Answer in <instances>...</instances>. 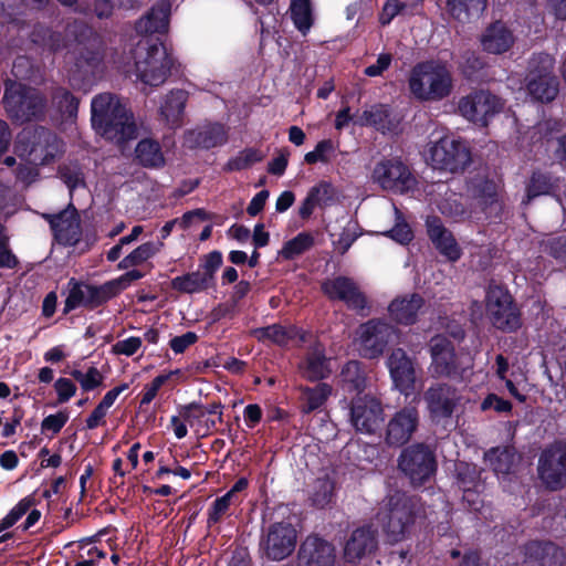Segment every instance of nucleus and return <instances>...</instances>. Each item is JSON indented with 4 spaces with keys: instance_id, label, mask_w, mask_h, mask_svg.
I'll return each instance as SVG.
<instances>
[{
    "instance_id": "nucleus-1",
    "label": "nucleus",
    "mask_w": 566,
    "mask_h": 566,
    "mask_svg": "<svg viewBox=\"0 0 566 566\" xmlns=\"http://www.w3.org/2000/svg\"><path fill=\"white\" fill-rule=\"evenodd\" d=\"M92 125L106 139L117 144L136 137V125L132 113L118 96L102 93L91 103Z\"/></svg>"
},
{
    "instance_id": "nucleus-2",
    "label": "nucleus",
    "mask_w": 566,
    "mask_h": 566,
    "mask_svg": "<svg viewBox=\"0 0 566 566\" xmlns=\"http://www.w3.org/2000/svg\"><path fill=\"white\" fill-rule=\"evenodd\" d=\"M408 88L417 101L440 102L449 97L453 91L452 73L442 62H420L409 72Z\"/></svg>"
},
{
    "instance_id": "nucleus-3",
    "label": "nucleus",
    "mask_w": 566,
    "mask_h": 566,
    "mask_svg": "<svg viewBox=\"0 0 566 566\" xmlns=\"http://www.w3.org/2000/svg\"><path fill=\"white\" fill-rule=\"evenodd\" d=\"M135 72L146 85L159 86L167 80L175 60L158 40L144 38L134 50Z\"/></svg>"
},
{
    "instance_id": "nucleus-4",
    "label": "nucleus",
    "mask_w": 566,
    "mask_h": 566,
    "mask_svg": "<svg viewBox=\"0 0 566 566\" xmlns=\"http://www.w3.org/2000/svg\"><path fill=\"white\" fill-rule=\"evenodd\" d=\"M417 507V500L401 491H394L384 499L377 518L389 542L397 543L407 536Z\"/></svg>"
},
{
    "instance_id": "nucleus-5",
    "label": "nucleus",
    "mask_w": 566,
    "mask_h": 566,
    "mask_svg": "<svg viewBox=\"0 0 566 566\" xmlns=\"http://www.w3.org/2000/svg\"><path fill=\"white\" fill-rule=\"evenodd\" d=\"M15 149L28 164L38 166L48 164L60 155L62 144L53 133L38 127L20 133Z\"/></svg>"
},
{
    "instance_id": "nucleus-6",
    "label": "nucleus",
    "mask_w": 566,
    "mask_h": 566,
    "mask_svg": "<svg viewBox=\"0 0 566 566\" xmlns=\"http://www.w3.org/2000/svg\"><path fill=\"white\" fill-rule=\"evenodd\" d=\"M424 158L433 169L458 174L471 163V153L467 144L452 136H443L428 145Z\"/></svg>"
},
{
    "instance_id": "nucleus-7",
    "label": "nucleus",
    "mask_w": 566,
    "mask_h": 566,
    "mask_svg": "<svg viewBox=\"0 0 566 566\" xmlns=\"http://www.w3.org/2000/svg\"><path fill=\"white\" fill-rule=\"evenodd\" d=\"M3 104L8 115L20 123L38 118L44 109V99L38 91L15 82L7 83Z\"/></svg>"
},
{
    "instance_id": "nucleus-8",
    "label": "nucleus",
    "mask_w": 566,
    "mask_h": 566,
    "mask_svg": "<svg viewBox=\"0 0 566 566\" xmlns=\"http://www.w3.org/2000/svg\"><path fill=\"white\" fill-rule=\"evenodd\" d=\"M555 61L547 53L534 55L528 64L527 91L537 101L549 102L558 92V81L554 75Z\"/></svg>"
},
{
    "instance_id": "nucleus-9",
    "label": "nucleus",
    "mask_w": 566,
    "mask_h": 566,
    "mask_svg": "<svg viewBox=\"0 0 566 566\" xmlns=\"http://www.w3.org/2000/svg\"><path fill=\"white\" fill-rule=\"evenodd\" d=\"M431 364L428 368L434 378H461L465 377L469 365L462 357L454 353L452 342L444 336H436L430 342Z\"/></svg>"
},
{
    "instance_id": "nucleus-10",
    "label": "nucleus",
    "mask_w": 566,
    "mask_h": 566,
    "mask_svg": "<svg viewBox=\"0 0 566 566\" xmlns=\"http://www.w3.org/2000/svg\"><path fill=\"white\" fill-rule=\"evenodd\" d=\"M397 329L382 319H370L356 331L354 344L363 357L378 358L396 335Z\"/></svg>"
},
{
    "instance_id": "nucleus-11",
    "label": "nucleus",
    "mask_w": 566,
    "mask_h": 566,
    "mask_svg": "<svg viewBox=\"0 0 566 566\" xmlns=\"http://www.w3.org/2000/svg\"><path fill=\"white\" fill-rule=\"evenodd\" d=\"M485 303L486 315L494 327L507 332L520 327V312L506 290L501 286H490Z\"/></svg>"
},
{
    "instance_id": "nucleus-12",
    "label": "nucleus",
    "mask_w": 566,
    "mask_h": 566,
    "mask_svg": "<svg viewBox=\"0 0 566 566\" xmlns=\"http://www.w3.org/2000/svg\"><path fill=\"white\" fill-rule=\"evenodd\" d=\"M371 179L381 189L397 193H406L416 186L409 168L396 158L379 161L373 170Z\"/></svg>"
},
{
    "instance_id": "nucleus-13",
    "label": "nucleus",
    "mask_w": 566,
    "mask_h": 566,
    "mask_svg": "<svg viewBox=\"0 0 566 566\" xmlns=\"http://www.w3.org/2000/svg\"><path fill=\"white\" fill-rule=\"evenodd\" d=\"M399 468L413 485H421L433 475L436 460L428 447L413 444L402 451Z\"/></svg>"
},
{
    "instance_id": "nucleus-14",
    "label": "nucleus",
    "mask_w": 566,
    "mask_h": 566,
    "mask_svg": "<svg viewBox=\"0 0 566 566\" xmlns=\"http://www.w3.org/2000/svg\"><path fill=\"white\" fill-rule=\"evenodd\" d=\"M503 102L489 92H476L460 99L459 112L468 120L485 126L491 117L500 113Z\"/></svg>"
},
{
    "instance_id": "nucleus-15",
    "label": "nucleus",
    "mask_w": 566,
    "mask_h": 566,
    "mask_svg": "<svg viewBox=\"0 0 566 566\" xmlns=\"http://www.w3.org/2000/svg\"><path fill=\"white\" fill-rule=\"evenodd\" d=\"M430 418L433 421L449 419L461 401L459 390L448 384H434L423 395Z\"/></svg>"
},
{
    "instance_id": "nucleus-16",
    "label": "nucleus",
    "mask_w": 566,
    "mask_h": 566,
    "mask_svg": "<svg viewBox=\"0 0 566 566\" xmlns=\"http://www.w3.org/2000/svg\"><path fill=\"white\" fill-rule=\"evenodd\" d=\"M538 475L551 490H557L566 481V447L552 446L543 451L538 460Z\"/></svg>"
},
{
    "instance_id": "nucleus-17",
    "label": "nucleus",
    "mask_w": 566,
    "mask_h": 566,
    "mask_svg": "<svg viewBox=\"0 0 566 566\" xmlns=\"http://www.w3.org/2000/svg\"><path fill=\"white\" fill-rule=\"evenodd\" d=\"M322 290L328 298L342 301L357 312L369 308L366 295L350 277L337 276L326 280L322 284Z\"/></svg>"
},
{
    "instance_id": "nucleus-18",
    "label": "nucleus",
    "mask_w": 566,
    "mask_h": 566,
    "mask_svg": "<svg viewBox=\"0 0 566 566\" xmlns=\"http://www.w3.org/2000/svg\"><path fill=\"white\" fill-rule=\"evenodd\" d=\"M296 541V530L290 523H275L270 526L262 548L270 559L282 560L292 554Z\"/></svg>"
},
{
    "instance_id": "nucleus-19",
    "label": "nucleus",
    "mask_w": 566,
    "mask_h": 566,
    "mask_svg": "<svg viewBox=\"0 0 566 566\" xmlns=\"http://www.w3.org/2000/svg\"><path fill=\"white\" fill-rule=\"evenodd\" d=\"M386 365L395 388L406 397L411 395L416 384L413 360L402 348H395L389 354Z\"/></svg>"
},
{
    "instance_id": "nucleus-20",
    "label": "nucleus",
    "mask_w": 566,
    "mask_h": 566,
    "mask_svg": "<svg viewBox=\"0 0 566 566\" xmlns=\"http://www.w3.org/2000/svg\"><path fill=\"white\" fill-rule=\"evenodd\" d=\"M55 240L63 245H75L82 235L81 219L76 209L69 206L56 214H44Z\"/></svg>"
},
{
    "instance_id": "nucleus-21",
    "label": "nucleus",
    "mask_w": 566,
    "mask_h": 566,
    "mask_svg": "<svg viewBox=\"0 0 566 566\" xmlns=\"http://www.w3.org/2000/svg\"><path fill=\"white\" fill-rule=\"evenodd\" d=\"M513 564H531L534 566H563L564 553L552 543L533 542L515 551Z\"/></svg>"
},
{
    "instance_id": "nucleus-22",
    "label": "nucleus",
    "mask_w": 566,
    "mask_h": 566,
    "mask_svg": "<svg viewBox=\"0 0 566 566\" xmlns=\"http://www.w3.org/2000/svg\"><path fill=\"white\" fill-rule=\"evenodd\" d=\"M69 295L65 300L64 311L70 312L80 306L94 307L112 297V284L93 286L77 283L73 280L69 283Z\"/></svg>"
},
{
    "instance_id": "nucleus-23",
    "label": "nucleus",
    "mask_w": 566,
    "mask_h": 566,
    "mask_svg": "<svg viewBox=\"0 0 566 566\" xmlns=\"http://www.w3.org/2000/svg\"><path fill=\"white\" fill-rule=\"evenodd\" d=\"M352 422L356 430L370 433L382 422V407L373 396L365 395L354 400Z\"/></svg>"
},
{
    "instance_id": "nucleus-24",
    "label": "nucleus",
    "mask_w": 566,
    "mask_h": 566,
    "mask_svg": "<svg viewBox=\"0 0 566 566\" xmlns=\"http://www.w3.org/2000/svg\"><path fill=\"white\" fill-rule=\"evenodd\" d=\"M336 551L327 541L308 536L297 554V566H335Z\"/></svg>"
},
{
    "instance_id": "nucleus-25",
    "label": "nucleus",
    "mask_w": 566,
    "mask_h": 566,
    "mask_svg": "<svg viewBox=\"0 0 566 566\" xmlns=\"http://www.w3.org/2000/svg\"><path fill=\"white\" fill-rule=\"evenodd\" d=\"M419 423L415 406H408L395 413L387 426L386 440L389 444L401 446L409 441Z\"/></svg>"
},
{
    "instance_id": "nucleus-26",
    "label": "nucleus",
    "mask_w": 566,
    "mask_h": 566,
    "mask_svg": "<svg viewBox=\"0 0 566 566\" xmlns=\"http://www.w3.org/2000/svg\"><path fill=\"white\" fill-rule=\"evenodd\" d=\"M427 232L436 249L449 261L455 262L461 258V248L439 218L429 217L427 219Z\"/></svg>"
},
{
    "instance_id": "nucleus-27",
    "label": "nucleus",
    "mask_w": 566,
    "mask_h": 566,
    "mask_svg": "<svg viewBox=\"0 0 566 566\" xmlns=\"http://www.w3.org/2000/svg\"><path fill=\"white\" fill-rule=\"evenodd\" d=\"M424 306V300L419 294H406L395 297L388 305L389 317L401 325H412Z\"/></svg>"
},
{
    "instance_id": "nucleus-28",
    "label": "nucleus",
    "mask_w": 566,
    "mask_h": 566,
    "mask_svg": "<svg viewBox=\"0 0 566 566\" xmlns=\"http://www.w3.org/2000/svg\"><path fill=\"white\" fill-rule=\"evenodd\" d=\"M377 545L376 532L369 526L356 528L345 544L344 556L347 562H356L371 553Z\"/></svg>"
},
{
    "instance_id": "nucleus-29",
    "label": "nucleus",
    "mask_w": 566,
    "mask_h": 566,
    "mask_svg": "<svg viewBox=\"0 0 566 566\" xmlns=\"http://www.w3.org/2000/svg\"><path fill=\"white\" fill-rule=\"evenodd\" d=\"M171 4L167 0L156 3L136 22V31L140 34L166 32L169 24Z\"/></svg>"
},
{
    "instance_id": "nucleus-30",
    "label": "nucleus",
    "mask_w": 566,
    "mask_h": 566,
    "mask_svg": "<svg viewBox=\"0 0 566 566\" xmlns=\"http://www.w3.org/2000/svg\"><path fill=\"white\" fill-rule=\"evenodd\" d=\"M514 41L515 38L512 31L502 22L491 24L481 35L483 50L492 54H501L509 51Z\"/></svg>"
},
{
    "instance_id": "nucleus-31",
    "label": "nucleus",
    "mask_w": 566,
    "mask_h": 566,
    "mask_svg": "<svg viewBox=\"0 0 566 566\" xmlns=\"http://www.w3.org/2000/svg\"><path fill=\"white\" fill-rule=\"evenodd\" d=\"M400 119L392 115L386 105H373L357 116L355 123L359 126H373L378 130L394 132L397 129Z\"/></svg>"
},
{
    "instance_id": "nucleus-32",
    "label": "nucleus",
    "mask_w": 566,
    "mask_h": 566,
    "mask_svg": "<svg viewBox=\"0 0 566 566\" xmlns=\"http://www.w3.org/2000/svg\"><path fill=\"white\" fill-rule=\"evenodd\" d=\"M227 142L226 128L220 124H209L190 130L186 135V144L189 147L212 148Z\"/></svg>"
},
{
    "instance_id": "nucleus-33",
    "label": "nucleus",
    "mask_w": 566,
    "mask_h": 566,
    "mask_svg": "<svg viewBox=\"0 0 566 566\" xmlns=\"http://www.w3.org/2000/svg\"><path fill=\"white\" fill-rule=\"evenodd\" d=\"M300 371L308 380H318L331 374L329 360L325 356L324 346L314 345L304 361L300 365Z\"/></svg>"
},
{
    "instance_id": "nucleus-34",
    "label": "nucleus",
    "mask_w": 566,
    "mask_h": 566,
    "mask_svg": "<svg viewBox=\"0 0 566 566\" xmlns=\"http://www.w3.org/2000/svg\"><path fill=\"white\" fill-rule=\"evenodd\" d=\"M460 488L463 491V501L473 511L480 510L481 500L479 497L480 476L474 467L468 464L459 469Z\"/></svg>"
},
{
    "instance_id": "nucleus-35",
    "label": "nucleus",
    "mask_w": 566,
    "mask_h": 566,
    "mask_svg": "<svg viewBox=\"0 0 566 566\" xmlns=\"http://www.w3.org/2000/svg\"><path fill=\"white\" fill-rule=\"evenodd\" d=\"M518 459L513 447H496L485 453V460L497 475L513 472Z\"/></svg>"
},
{
    "instance_id": "nucleus-36",
    "label": "nucleus",
    "mask_w": 566,
    "mask_h": 566,
    "mask_svg": "<svg viewBox=\"0 0 566 566\" xmlns=\"http://www.w3.org/2000/svg\"><path fill=\"white\" fill-rule=\"evenodd\" d=\"M469 191L483 210H490V213L497 212V186L493 181L481 178L470 186Z\"/></svg>"
},
{
    "instance_id": "nucleus-37",
    "label": "nucleus",
    "mask_w": 566,
    "mask_h": 566,
    "mask_svg": "<svg viewBox=\"0 0 566 566\" xmlns=\"http://www.w3.org/2000/svg\"><path fill=\"white\" fill-rule=\"evenodd\" d=\"M187 98L188 94L184 90L170 91L165 96L159 109L161 116L169 125L175 126L179 124Z\"/></svg>"
},
{
    "instance_id": "nucleus-38",
    "label": "nucleus",
    "mask_w": 566,
    "mask_h": 566,
    "mask_svg": "<svg viewBox=\"0 0 566 566\" xmlns=\"http://www.w3.org/2000/svg\"><path fill=\"white\" fill-rule=\"evenodd\" d=\"M486 7V0H448V12L459 22H470L480 18Z\"/></svg>"
},
{
    "instance_id": "nucleus-39",
    "label": "nucleus",
    "mask_w": 566,
    "mask_h": 566,
    "mask_svg": "<svg viewBox=\"0 0 566 566\" xmlns=\"http://www.w3.org/2000/svg\"><path fill=\"white\" fill-rule=\"evenodd\" d=\"M213 284L209 275L201 273L199 270L177 276L171 281L174 290L187 294L200 293L213 286Z\"/></svg>"
},
{
    "instance_id": "nucleus-40",
    "label": "nucleus",
    "mask_w": 566,
    "mask_h": 566,
    "mask_svg": "<svg viewBox=\"0 0 566 566\" xmlns=\"http://www.w3.org/2000/svg\"><path fill=\"white\" fill-rule=\"evenodd\" d=\"M253 336L259 340H270L280 346L289 344L290 340L294 339L300 335L298 329L295 326H282L271 325L262 328H256L252 332Z\"/></svg>"
},
{
    "instance_id": "nucleus-41",
    "label": "nucleus",
    "mask_w": 566,
    "mask_h": 566,
    "mask_svg": "<svg viewBox=\"0 0 566 566\" xmlns=\"http://www.w3.org/2000/svg\"><path fill=\"white\" fill-rule=\"evenodd\" d=\"M290 14L294 27L303 34H307L313 25V12L310 0H291Z\"/></svg>"
},
{
    "instance_id": "nucleus-42",
    "label": "nucleus",
    "mask_w": 566,
    "mask_h": 566,
    "mask_svg": "<svg viewBox=\"0 0 566 566\" xmlns=\"http://www.w3.org/2000/svg\"><path fill=\"white\" fill-rule=\"evenodd\" d=\"M559 180H552V178L545 174L535 172L533 174L531 181L526 189L525 203L530 202L533 198L542 195H554L557 196V189Z\"/></svg>"
},
{
    "instance_id": "nucleus-43",
    "label": "nucleus",
    "mask_w": 566,
    "mask_h": 566,
    "mask_svg": "<svg viewBox=\"0 0 566 566\" xmlns=\"http://www.w3.org/2000/svg\"><path fill=\"white\" fill-rule=\"evenodd\" d=\"M163 248V242H146L134 251H132L128 255H126L118 264V268L122 270L129 269L136 265L144 263L145 261L153 258Z\"/></svg>"
},
{
    "instance_id": "nucleus-44",
    "label": "nucleus",
    "mask_w": 566,
    "mask_h": 566,
    "mask_svg": "<svg viewBox=\"0 0 566 566\" xmlns=\"http://www.w3.org/2000/svg\"><path fill=\"white\" fill-rule=\"evenodd\" d=\"M136 157L147 167H159L164 164V156L158 143L151 139H143L136 147Z\"/></svg>"
},
{
    "instance_id": "nucleus-45",
    "label": "nucleus",
    "mask_w": 566,
    "mask_h": 566,
    "mask_svg": "<svg viewBox=\"0 0 566 566\" xmlns=\"http://www.w3.org/2000/svg\"><path fill=\"white\" fill-rule=\"evenodd\" d=\"M332 394V387L327 384H318L314 388L303 390L304 410L311 412L322 407Z\"/></svg>"
},
{
    "instance_id": "nucleus-46",
    "label": "nucleus",
    "mask_w": 566,
    "mask_h": 566,
    "mask_svg": "<svg viewBox=\"0 0 566 566\" xmlns=\"http://www.w3.org/2000/svg\"><path fill=\"white\" fill-rule=\"evenodd\" d=\"M70 375L80 384L83 391H92L104 381V375L94 366H90L86 371L73 369Z\"/></svg>"
},
{
    "instance_id": "nucleus-47",
    "label": "nucleus",
    "mask_w": 566,
    "mask_h": 566,
    "mask_svg": "<svg viewBox=\"0 0 566 566\" xmlns=\"http://www.w3.org/2000/svg\"><path fill=\"white\" fill-rule=\"evenodd\" d=\"M312 245L313 237L310 233L302 232L283 245L280 255L286 260H292L308 250Z\"/></svg>"
},
{
    "instance_id": "nucleus-48",
    "label": "nucleus",
    "mask_w": 566,
    "mask_h": 566,
    "mask_svg": "<svg viewBox=\"0 0 566 566\" xmlns=\"http://www.w3.org/2000/svg\"><path fill=\"white\" fill-rule=\"evenodd\" d=\"M334 483L327 478H319L315 481L311 494L313 504L317 507H325L333 499Z\"/></svg>"
},
{
    "instance_id": "nucleus-49",
    "label": "nucleus",
    "mask_w": 566,
    "mask_h": 566,
    "mask_svg": "<svg viewBox=\"0 0 566 566\" xmlns=\"http://www.w3.org/2000/svg\"><path fill=\"white\" fill-rule=\"evenodd\" d=\"M53 101L63 116L70 119L76 116L78 99L66 90L57 88L54 93Z\"/></svg>"
},
{
    "instance_id": "nucleus-50",
    "label": "nucleus",
    "mask_w": 566,
    "mask_h": 566,
    "mask_svg": "<svg viewBox=\"0 0 566 566\" xmlns=\"http://www.w3.org/2000/svg\"><path fill=\"white\" fill-rule=\"evenodd\" d=\"M342 379L350 388L361 391L366 385V378L358 361L347 363L342 370Z\"/></svg>"
},
{
    "instance_id": "nucleus-51",
    "label": "nucleus",
    "mask_w": 566,
    "mask_h": 566,
    "mask_svg": "<svg viewBox=\"0 0 566 566\" xmlns=\"http://www.w3.org/2000/svg\"><path fill=\"white\" fill-rule=\"evenodd\" d=\"M439 209L443 214L452 218L470 216V212H468L465 208V199L457 193H452L448 198L443 199L439 205Z\"/></svg>"
},
{
    "instance_id": "nucleus-52",
    "label": "nucleus",
    "mask_w": 566,
    "mask_h": 566,
    "mask_svg": "<svg viewBox=\"0 0 566 566\" xmlns=\"http://www.w3.org/2000/svg\"><path fill=\"white\" fill-rule=\"evenodd\" d=\"M34 504L31 496H27L18 502V504L0 520V533L13 526Z\"/></svg>"
},
{
    "instance_id": "nucleus-53",
    "label": "nucleus",
    "mask_w": 566,
    "mask_h": 566,
    "mask_svg": "<svg viewBox=\"0 0 566 566\" xmlns=\"http://www.w3.org/2000/svg\"><path fill=\"white\" fill-rule=\"evenodd\" d=\"M335 147L332 140L325 139L319 142L314 150L307 153L304 157L305 161L307 164H316L318 161L321 163H327L331 158V155L334 153Z\"/></svg>"
},
{
    "instance_id": "nucleus-54",
    "label": "nucleus",
    "mask_w": 566,
    "mask_h": 566,
    "mask_svg": "<svg viewBox=\"0 0 566 566\" xmlns=\"http://www.w3.org/2000/svg\"><path fill=\"white\" fill-rule=\"evenodd\" d=\"M180 416L191 428L198 432L201 431V419L206 417V411L202 407L191 403L182 408Z\"/></svg>"
},
{
    "instance_id": "nucleus-55",
    "label": "nucleus",
    "mask_w": 566,
    "mask_h": 566,
    "mask_svg": "<svg viewBox=\"0 0 566 566\" xmlns=\"http://www.w3.org/2000/svg\"><path fill=\"white\" fill-rule=\"evenodd\" d=\"M262 159V155L255 149H247L229 161L231 170H241Z\"/></svg>"
},
{
    "instance_id": "nucleus-56",
    "label": "nucleus",
    "mask_w": 566,
    "mask_h": 566,
    "mask_svg": "<svg viewBox=\"0 0 566 566\" xmlns=\"http://www.w3.org/2000/svg\"><path fill=\"white\" fill-rule=\"evenodd\" d=\"M67 420L69 413L66 411H59L54 415H49L41 423L42 432L51 431L55 434L61 431Z\"/></svg>"
},
{
    "instance_id": "nucleus-57",
    "label": "nucleus",
    "mask_w": 566,
    "mask_h": 566,
    "mask_svg": "<svg viewBox=\"0 0 566 566\" xmlns=\"http://www.w3.org/2000/svg\"><path fill=\"white\" fill-rule=\"evenodd\" d=\"M222 264V255L218 251L210 252L203 258V261L199 265L198 270L209 275L210 280L214 283V273Z\"/></svg>"
},
{
    "instance_id": "nucleus-58",
    "label": "nucleus",
    "mask_w": 566,
    "mask_h": 566,
    "mask_svg": "<svg viewBox=\"0 0 566 566\" xmlns=\"http://www.w3.org/2000/svg\"><path fill=\"white\" fill-rule=\"evenodd\" d=\"M140 346L142 339L139 337L132 336L116 342L112 346V353L116 355L132 356L140 348Z\"/></svg>"
},
{
    "instance_id": "nucleus-59",
    "label": "nucleus",
    "mask_w": 566,
    "mask_h": 566,
    "mask_svg": "<svg viewBox=\"0 0 566 566\" xmlns=\"http://www.w3.org/2000/svg\"><path fill=\"white\" fill-rule=\"evenodd\" d=\"M490 409H493L499 413H509L512 410V405L510 401L504 400L494 394H490L481 402V410L486 411Z\"/></svg>"
},
{
    "instance_id": "nucleus-60",
    "label": "nucleus",
    "mask_w": 566,
    "mask_h": 566,
    "mask_svg": "<svg viewBox=\"0 0 566 566\" xmlns=\"http://www.w3.org/2000/svg\"><path fill=\"white\" fill-rule=\"evenodd\" d=\"M54 389L61 403L70 400L76 392L75 384L69 378H59L54 384Z\"/></svg>"
},
{
    "instance_id": "nucleus-61",
    "label": "nucleus",
    "mask_w": 566,
    "mask_h": 566,
    "mask_svg": "<svg viewBox=\"0 0 566 566\" xmlns=\"http://www.w3.org/2000/svg\"><path fill=\"white\" fill-rule=\"evenodd\" d=\"M233 499L231 494H224L221 497H218L210 510L209 513V523H217L221 518V516L228 511L231 505Z\"/></svg>"
},
{
    "instance_id": "nucleus-62",
    "label": "nucleus",
    "mask_w": 566,
    "mask_h": 566,
    "mask_svg": "<svg viewBox=\"0 0 566 566\" xmlns=\"http://www.w3.org/2000/svg\"><path fill=\"white\" fill-rule=\"evenodd\" d=\"M400 217L397 216L396 226L387 232V234L398 243L406 244L412 239V231L405 222L399 221Z\"/></svg>"
},
{
    "instance_id": "nucleus-63",
    "label": "nucleus",
    "mask_w": 566,
    "mask_h": 566,
    "mask_svg": "<svg viewBox=\"0 0 566 566\" xmlns=\"http://www.w3.org/2000/svg\"><path fill=\"white\" fill-rule=\"evenodd\" d=\"M60 174L71 191L83 185V175L77 167H63Z\"/></svg>"
},
{
    "instance_id": "nucleus-64",
    "label": "nucleus",
    "mask_w": 566,
    "mask_h": 566,
    "mask_svg": "<svg viewBox=\"0 0 566 566\" xmlns=\"http://www.w3.org/2000/svg\"><path fill=\"white\" fill-rule=\"evenodd\" d=\"M392 56L389 53H381L378 55L375 64L367 66L364 73L367 76H380L391 64Z\"/></svg>"
}]
</instances>
